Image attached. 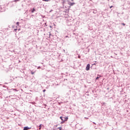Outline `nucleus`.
<instances>
[{"mask_svg":"<svg viewBox=\"0 0 130 130\" xmlns=\"http://www.w3.org/2000/svg\"><path fill=\"white\" fill-rule=\"evenodd\" d=\"M41 127H42V124H40V125H39V129H41Z\"/></svg>","mask_w":130,"mask_h":130,"instance_id":"39448f33","label":"nucleus"},{"mask_svg":"<svg viewBox=\"0 0 130 130\" xmlns=\"http://www.w3.org/2000/svg\"><path fill=\"white\" fill-rule=\"evenodd\" d=\"M101 76H100L99 77H97L95 79V80H99V78H100Z\"/></svg>","mask_w":130,"mask_h":130,"instance_id":"423d86ee","label":"nucleus"},{"mask_svg":"<svg viewBox=\"0 0 130 130\" xmlns=\"http://www.w3.org/2000/svg\"><path fill=\"white\" fill-rule=\"evenodd\" d=\"M108 1H109V0H108Z\"/></svg>","mask_w":130,"mask_h":130,"instance_id":"412c9836","label":"nucleus"},{"mask_svg":"<svg viewBox=\"0 0 130 130\" xmlns=\"http://www.w3.org/2000/svg\"><path fill=\"white\" fill-rule=\"evenodd\" d=\"M21 29H18V31H20Z\"/></svg>","mask_w":130,"mask_h":130,"instance_id":"aec40b11","label":"nucleus"},{"mask_svg":"<svg viewBox=\"0 0 130 130\" xmlns=\"http://www.w3.org/2000/svg\"><path fill=\"white\" fill-rule=\"evenodd\" d=\"M31 129V127H28V126H25L24 127L23 130Z\"/></svg>","mask_w":130,"mask_h":130,"instance_id":"f03ea898","label":"nucleus"},{"mask_svg":"<svg viewBox=\"0 0 130 130\" xmlns=\"http://www.w3.org/2000/svg\"><path fill=\"white\" fill-rule=\"evenodd\" d=\"M122 25H123V26H125V23H122Z\"/></svg>","mask_w":130,"mask_h":130,"instance_id":"ddd939ff","label":"nucleus"},{"mask_svg":"<svg viewBox=\"0 0 130 130\" xmlns=\"http://www.w3.org/2000/svg\"><path fill=\"white\" fill-rule=\"evenodd\" d=\"M46 91V89H44V90H43V92H45Z\"/></svg>","mask_w":130,"mask_h":130,"instance_id":"4468645a","label":"nucleus"},{"mask_svg":"<svg viewBox=\"0 0 130 130\" xmlns=\"http://www.w3.org/2000/svg\"><path fill=\"white\" fill-rule=\"evenodd\" d=\"M32 75H34V72L31 73Z\"/></svg>","mask_w":130,"mask_h":130,"instance_id":"a211bd4d","label":"nucleus"},{"mask_svg":"<svg viewBox=\"0 0 130 130\" xmlns=\"http://www.w3.org/2000/svg\"><path fill=\"white\" fill-rule=\"evenodd\" d=\"M20 0H15V2H19Z\"/></svg>","mask_w":130,"mask_h":130,"instance_id":"f3484780","label":"nucleus"},{"mask_svg":"<svg viewBox=\"0 0 130 130\" xmlns=\"http://www.w3.org/2000/svg\"><path fill=\"white\" fill-rule=\"evenodd\" d=\"M58 129L59 130H61V129H62V128L61 127H58Z\"/></svg>","mask_w":130,"mask_h":130,"instance_id":"1a4fd4ad","label":"nucleus"},{"mask_svg":"<svg viewBox=\"0 0 130 130\" xmlns=\"http://www.w3.org/2000/svg\"><path fill=\"white\" fill-rule=\"evenodd\" d=\"M74 5H75V3H69V5L71 6H74Z\"/></svg>","mask_w":130,"mask_h":130,"instance_id":"20e7f679","label":"nucleus"},{"mask_svg":"<svg viewBox=\"0 0 130 130\" xmlns=\"http://www.w3.org/2000/svg\"><path fill=\"white\" fill-rule=\"evenodd\" d=\"M89 70H90V64L88 63V64H87V65L86 66V71H89Z\"/></svg>","mask_w":130,"mask_h":130,"instance_id":"f257e3e1","label":"nucleus"},{"mask_svg":"<svg viewBox=\"0 0 130 130\" xmlns=\"http://www.w3.org/2000/svg\"><path fill=\"white\" fill-rule=\"evenodd\" d=\"M17 30H18V29L16 28V29H14V31H15V32H17Z\"/></svg>","mask_w":130,"mask_h":130,"instance_id":"f8f14e48","label":"nucleus"},{"mask_svg":"<svg viewBox=\"0 0 130 130\" xmlns=\"http://www.w3.org/2000/svg\"><path fill=\"white\" fill-rule=\"evenodd\" d=\"M35 12V8H34L32 11H31V13H34Z\"/></svg>","mask_w":130,"mask_h":130,"instance_id":"6e6552de","label":"nucleus"},{"mask_svg":"<svg viewBox=\"0 0 130 130\" xmlns=\"http://www.w3.org/2000/svg\"><path fill=\"white\" fill-rule=\"evenodd\" d=\"M111 8H113V6H111V7H110V9H111Z\"/></svg>","mask_w":130,"mask_h":130,"instance_id":"dca6fc26","label":"nucleus"},{"mask_svg":"<svg viewBox=\"0 0 130 130\" xmlns=\"http://www.w3.org/2000/svg\"><path fill=\"white\" fill-rule=\"evenodd\" d=\"M62 121L61 122V123H64V121H64L63 120H62Z\"/></svg>","mask_w":130,"mask_h":130,"instance_id":"9b49d317","label":"nucleus"},{"mask_svg":"<svg viewBox=\"0 0 130 130\" xmlns=\"http://www.w3.org/2000/svg\"><path fill=\"white\" fill-rule=\"evenodd\" d=\"M16 24L18 26H19V22H17Z\"/></svg>","mask_w":130,"mask_h":130,"instance_id":"2eb2a0df","label":"nucleus"},{"mask_svg":"<svg viewBox=\"0 0 130 130\" xmlns=\"http://www.w3.org/2000/svg\"><path fill=\"white\" fill-rule=\"evenodd\" d=\"M43 2H50V0H42Z\"/></svg>","mask_w":130,"mask_h":130,"instance_id":"0eeeda50","label":"nucleus"},{"mask_svg":"<svg viewBox=\"0 0 130 130\" xmlns=\"http://www.w3.org/2000/svg\"><path fill=\"white\" fill-rule=\"evenodd\" d=\"M64 119L63 120L64 121H68V120L69 119V117H65Z\"/></svg>","mask_w":130,"mask_h":130,"instance_id":"7ed1b4c3","label":"nucleus"},{"mask_svg":"<svg viewBox=\"0 0 130 130\" xmlns=\"http://www.w3.org/2000/svg\"><path fill=\"white\" fill-rule=\"evenodd\" d=\"M13 90H14V91H17V89H13Z\"/></svg>","mask_w":130,"mask_h":130,"instance_id":"6ab92c4d","label":"nucleus"},{"mask_svg":"<svg viewBox=\"0 0 130 130\" xmlns=\"http://www.w3.org/2000/svg\"><path fill=\"white\" fill-rule=\"evenodd\" d=\"M60 118L61 120H63V119H62V117H60Z\"/></svg>","mask_w":130,"mask_h":130,"instance_id":"9d476101","label":"nucleus"}]
</instances>
